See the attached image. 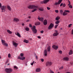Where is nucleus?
<instances>
[{"instance_id": "nucleus-1", "label": "nucleus", "mask_w": 73, "mask_h": 73, "mask_svg": "<svg viewBox=\"0 0 73 73\" xmlns=\"http://www.w3.org/2000/svg\"><path fill=\"white\" fill-rule=\"evenodd\" d=\"M28 8L29 9H34L32 11V12H35V11L37 10V8H38V7L34 5H30L28 7Z\"/></svg>"}, {"instance_id": "nucleus-2", "label": "nucleus", "mask_w": 73, "mask_h": 73, "mask_svg": "<svg viewBox=\"0 0 73 73\" xmlns=\"http://www.w3.org/2000/svg\"><path fill=\"white\" fill-rule=\"evenodd\" d=\"M5 71L7 73H10L13 71V70L11 68H6Z\"/></svg>"}, {"instance_id": "nucleus-3", "label": "nucleus", "mask_w": 73, "mask_h": 73, "mask_svg": "<svg viewBox=\"0 0 73 73\" xmlns=\"http://www.w3.org/2000/svg\"><path fill=\"white\" fill-rule=\"evenodd\" d=\"M31 29L34 33H37V30L36 29V26H34L33 28H31Z\"/></svg>"}, {"instance_id": "nucleus-4", "label": "nucleus", "mask_w": 73, "mask_h": 73, "mask_svg": "<svg viewBox=\"0 0 73 73\" xmlns=\"http://www.w3.org/2000/svg\"><path fill=\"white\" fill-rule=\"evenodd\" d=\"M23 56H24L23 54V53L21 54V58L20 56H18V58H19L20 60H24V59H25V57H23Z\"/></svg>"}, {"instance_id": "nucleus-5", "label": "nucleus", "mask_w": 73, "mask_h": 73, "mask_svg": "<svg viewBox=\"0 0 73 73\" xmlns=\"http://www.w3.org/2000/svg\"><path fill=\"white\" fill-rule=\"evenodd\" d=\"M62 0H59L58 2H56L54 4V5H59V4H60L62 2Z\"/></svg>"}, {"instance_id": "nucleus-6", "label": "nucleus", "mask_w": 73, "mask_h": 73, "mask_svg": "<svg viewBox=\"0 0 73 73\" xmlns=\"http://www.w3.org/2000/svg\"><path fill=\"white\" fill-rule=\"evenodd\" d=\"M2 42L3 43V45H5L6 46H8V44L7 43H5V41L4 40H1Z\"/></svg>"}, {"instance_id": "nucleus-7", "label": "nucleus", "mask_w": 73, "mask_h": 73, "mask_svg": "<svg viewBox=\"0 0 73 73\" xmlns=\"http://www.w3.org/2000/svg\"><path fill=\"white\" fill-rule=\"evenodd\" d=\"M52 64V62H46V65L47 66H50Z\"/></svg>"}, {"instance_id": "nucleus-8", "label": "nucleus", "mask_w": 73, "mask_h": 73, "mask_svg": "<svg viewBox=\"0 0 73 73\" xmlns=\"http://www.w3.org/2000/svg\"><path fill=\"white\" fill-rule=\"evenodd\" d=\"M50 0H44L43 1L41 2V4H43V3H44V4H46L47 3H48V2H49V1Z\"/></svg>"}, {"instance_id": "nucleus-9", "label": "nucleus", "mask_w": 73, "mask_h": 73, "mask_svg": "<svg viewBox=\"0 0 73 73\" xmlns=\"http://www.w3.org/2000/svg\"><path fill=\"white\" fill-rule=\"evenodd\" d=\"M53 26H54V25L52 23H50V25L48 27V29H50L51 28H52V27H53Z\"/></svg>"}, {"instance_id": "nucleus-10", "label": "nucleus", "mask_w": 73, "mask_h": 73, "mask_svg": "<svg viewBox=\"0 0 73 73\" xmlns=\"http://www.w3.org/2000/svg\"><path fill=\"white\" fill-rule=\"evenodd\" d=\"M37 19L39 21H42H42H44V18L42 17H40V16H39L38 17Z\"/></svg>"}, {"instance_id": "nucleus-11", "label": "nucleus", "mask_w": 73, "mask_h": 73, "mask_svg": "<svg viewBox=\"0 0 73 73\" xmlns=\"http://www.w3.org/2000/svg\"><path fill=\"white\" fill-rule=\"evenodd\" d=\"M55 32H56V33H54L53 34V36H57L58 35V33L57 32V31L56 30Z\"/></svg>"}, {"instance_id": "nucleus-12", "label": "nucleus", "mask_w": 73, "mask_h": 73, "mask_svg": "<svg viewBox=\"0 0 73 73\" xmlns=\"http://www.w3.org/2000/svg\"><path fill=\"white\" fill-rule=\"evenodd\" d=\"M1 8L2 11H5L6 8V7L5 6H3Z\"/></svg>"}, {"instance_id": "nucleus-13", "label": "nucleus", "mask_w": 73, "mask_h": 73, "mask_svg": "<svg viewBox=\"0 0 73 73\" xmlns=\"http://www.w3.org/2000/svg\"><path fill=\"white\" fill-rule=\"evenodd\" d=\"M52 48L55 49L56 50H57V48H58V46H56L55 45H53L52 46Z\"/></svg>"}, {"instance_id": "nucleus-14", "label": "nucleus", "mask_w": 73, "mask_h": 73, "mask_svg": "<svg viewBox=\"0 0 73 73\" xmlns=\"http://www.w3.org/2000/svg\"><path fill=\"white\" fill-rule=\"evenodd\" d=\"M43 24L44 25H46L47 24V20H46L45 19L43 21Z\"/></svg>"}, {"instance_id": "nucleus-15", "label": "nucleus", "mask_w": 73, "mask_h": 73, "mask_svg": "<svg viewBox=\"0 0 73 73\" xmlns=\"http://www.w3.org/2000/svg\"><path fill=\"white\" fill-rule=\"evenodd\" d=\"M47 50L46 49L44 50V54L45 56H47Z\"/></svg>"}, {"instance_id": "nucleus-16", "label": "nucleus", "mask_w": 73, "mask_h": 73, "mask_svg": "<svg viewBox=\"0 0 73 73\" xmlns=\"http://www.w3.org/2000/svg\"><path fill=\"white\" fill-rule=\"evenodd\" d=\"M13 45H14V46H15V47H17V45H18V44L15 42H14L13 41Z\"/></svg>"}, {"instance_id": "nucleus-17", "label": "nucleus", "mask_w": 73, "mask_h": 73, "mask_svg": "<svg viewBox=\"0 0 73 73\" xmlns=\"http://www.w3.org/2000/svg\"><path fill=\"white\" fill-rule=\"evenodd\" d=\"M14 21H16V22H17V21H19V19L15 18L14 19Z\"/></svg>"}, {"instance_id": "nucleus-18", "label": "nucleus", "mask_w": 73, "mask_h": 73, "mask_svg": "<svg viewBox=\"0 0 73 73\" xmlns=\"http://www.w3.org/2000/svg\"><path fill=\"white\" fill-rule=\"evenodd\" d=\"M38 9L39 11H44V9H43L42 7H39Z\"/></svg>"}, {"instance_id": "nucleus-19", "label": "nucleus", "mask_w": 73, "mask_h": 73, "mask_svg": "<svg viewBox=\"0 0 73 73\" xmlns=\"http://www.w3.org/2000/svg\"><path fill=\"white\" fill-rule=\"evenodd\" d=\"M15 34L16 35H17V36L18 37H21V35H20V34L19 32H17V34L16 33Z\"/></svg>"}, {"instance_id": "nucleus-20", "label": "nucleus", "mask_w": 73, "mask_h": 73, "mask_svg": "<svg viewBox=\"0 0 73 73\" xmlns=\"http://www.w3.org/2000/svg\"><path fill=\"white\" fill-rule=\"evenodd\" d=\"M40 71H41V69H40V68H36V71L37 72H40Z\"/></svg>"}, {"instance_id": "nucleus-21", "label": "nucleus", "mask_w": 73, "mask_h": 73, "mask_svg": "<svg viewBox=\"0 0 73 73\" xmlns=\"http://www.w3.org/2000/svg\"><path fill=\"white\" fill-rule=\"evenodd\" d=\"M40 22H37L35 23V25H40Z\"/></svg>"}, {"instance_id": "nucleus-22", "label": "nucleus", "mask_w": 73, "mask_h": 73, "mask_svg": "<svg viewBox=\"0 0 73 73\" xmlns=\"http://www.w3.org/2000/svg\"><path fill=\"white\" fill-rule=\"evenodd\" d=\"M47 50L48 52L50 51V46H49L47 48Z\"/></svg>"}, {"instance_id": "nucleus-23", "label": "nucleus", "mask_w": 73, "mask_h": 73, "mask_svg": "<svg viewBox=\"0 0 73 73\" xmlns=\"http://www.w3.org/2000/svg\"><path fill=\"white\" fill-rule=\"evenodd\" d=\"M7 8L9 11H11V8L9 6H7Z\"/></svg>"}, {"instance_id": "nucleus-24", "label": "nucleus", "mask_w": 73, "mask_h": 73, "mask_svg": "<svg viewBox=\"0 0 73 73\" xmlns=\"http://www.w3.org/2000/svg\"><path fill=\"white\" fill-rule=\"evenodd\" d=\"M64 60H66V61H68V60H69V58L68 57H65L63 58Z\"/></svg>"}, {"instance_id": "nucleus-25", "label": "nucleus", "mask_w": 73, "mask_h": 73, "mask_svg": "<svg viewBox=\"0 0 73 73\" xmlns=\"http://www.w3.org/2000/svg\"><path fill=\"white\" fill-rule=\"evenodd\" d=\"M68 13L66 12L65 11H64L63 13V16H65L67 15Z\"/></svg>"}, {"instance_id": "nucleus-26", "label": "nucleus", "mask_w": 73, "mask_h": 73, "mask_svg": "<svg viewBox=\"0 0 73 73\" xmlns=\"http://www.w3.org/2000/svg\"><path fill=\"white\" fill-rule=\"evenodd\" d=\"M72 53L73 51L72 50H70L69 53V55H71V54H72Z\"/></svg>"}, {"instance_id": "nucleus-27", "label": "nucleus", "mask_w": 73, "mask_h": 73, "mask_svg": "<svg viewBox=\"0 0 73 73\" xmlns=\"http://www.w3.org/2000/svg\"><path fill=\"white\" fill-rule=\"evenodd\" d=\"M23 42H25L26 43H28V42H29V41H28V40H26V39H25L24 41H23Z\"/></svg>"}, {"instance_id": "nucleus-28", "label": "nucleus", "mask_w": 73, "mask_h": 73, "mask_svg": "<svg viewBox=\"0 0 73 73\" xmlns=\"http://www.w3.org/2000/svg\"><path fill=\"white\" fill-rule=\"evenodd\" d=\"M7 32L9 34H12V32L11 31H10L9 30H7Z\"/></svg>"}, {"instance_id": "nucleus-29", "label": "nucleus", "mask_w": 73, "mask_h": 73, "mask_svg": "<svg viewBox=\"0 0 73 73\" xmlns=\"http://www.w3.org/2000/svg\"><path fill=\"white\" fill-rule=\"evenodd\" d=\"M60 21H57L55 22L56 24H58L60 23Z\"/></svg>"}, {"instance_id": "nucleus-30", "label": "nucleus", "mask_w": 73, "mask_h": 73, "mask_svg": "<svg viewBox=\"0 0 73 73\" xmlns=\"http://www.w3.org/2000/svg\"><path fill=\"white\" fill-rule=\"evenodd\" d=\"M63 12H64V11H63V10H60V14H61V15H62V13H63Z\"/></svg>"}, {"instance_id": "nucleus-31", "label": "nucleus", "mask_w": 73, "mask_h": 73, "mask_svg": "<svg viewBox=\"0 0 73 73\" xmlns=\"http://www.w3.org/2000/svg\"><path fill=\"white\" fill-rule=\"evenodd\" d=\"M60 17L58 16L57 17L56 19V20H60Z\"/></svg>"}, {"instance_id": "nucleus-32", "label": "nucleus", "mask_w": 73, "mask_h": 73, "mask_svg": "<svg viewBox=\"0 0 73 73\" xmlns=\"http://www.w3.org/2000/svg\"><path fill=\"white\" fill-rule=\"evenodd\" d=\"M25 29L26 31H29V29L28 27L26 28Z\"/></svg>"}, {"instance_id": "nucleus-33", "label": "nucleus", "mask_w": 73, "mask_h": 73, "mask_svg": "<svg viewBox=\"0 0 73 73\" xmlns=\"http://www.w3.org/2000/svg\"><path fill=\"white\" fill-rule=\"evenodd\" d=\"M63 68H64V66H61V67H60V68L59 69H60V70H61V69H63Z\"/></svg>"}, {"instance_id": "nucleus-34", "label": "nucleus", "mask_w": 73, "mask_h": 73, "mask_svg": "<svg viewBox=\"0 0 73 73\" xmlns=\"http://www.w3.org/2000/svg\"><path fill=\"white\" fill-rule=\"evenodd\" d=\"M8 57L9 58H11V54H8Z\"/></svg>"}, {"instance_id": "nucleus-35", "label": "nucleus", "mask_w": 73, "mask_h": 73, "mask_svg": "<svg viewBox=\"0 0 73 73\" xmlns=\"http://www.w3.org/2000/svg\"><path fill=\"white\" fill-rule=\"evenodd\" d=\"M62 6L63 7H65L66 6V5H65V4L64 3L63 4V6Z\"/></svg>"}, {"instance_id": "nucleus-36", "label": "nucleus", "mask_w": 73, "mask_h": 73, "mask_svg": "<svg viewBox=\"0 0 73 73\" xmlns=\"http://www.w3.org/2000/svg\"><path fill=\"white\" fill-rule=\"evenodd\" d=\"M58 25H56L55 26V28L56 29L57 28V27H58Z\"/></svg>"}, {"instance_id": "nucleus-37", "label": "nucleus", "mask_w": 73, "mask_h": 73, "mask_svg": "<svg viewBox=\"0 0 73 73\" xmlns=\"http://www.w3.org/2000/svg\"><path fill=\"white\" fill-rule=\"evenodd\" d=\"M65 11L66 12H68V13H69V12H70V11L69 10H65Z\"/></svg>"}, {"instance_id": "nucleus-38", "label": "nucleus", "mask_w": 73, "mask_h": 73, "mask_svg": "<svg viewBox=\"0 0 73 73\" xmlns=\"http://www.w3.org/2000/svg\"><path fill=\"white\" fill-rule=\"evenodd\" d=\"M55 12H56V13H58V10H55Z\"/></svg>"}, {"instance_id": "nucleus-39", "label": "nucleus", "mask_w": 73, "mask_h": 73, "mask_svg": "<svg viewBox=\"0 0 73 73\" xmlns=\"http://www.w3.org/2000/svg\"><path fill=\"white\" fill-rule=\"evenodd\" d=\"M69 7L70 8H72V5H69Z\"/></svg>"}, {"instance_id": "nucleus-40", "label": "nucleus", "mask_w": 73, "mask_h": 73, "mask_svg": "<svg viewBox=\"0 0 73 73\" xmlns=\"http://www.w3.org/2000/svg\"><path fill=\"white\" fill-rule=\"evenodd\" d=\"M34 62H35V61H33L32 63H31V65H33V64H34Z\"/></svg>"}, {"instance_id": "nucleus-41", "label": "nucleus", "mask_w": 73, "mask_h": 73, "mask_svg": "<svg viewBox=\"0 0 73 73\" xmlns=\"http://www.w3.org/2000/svg\"><path fill=\"white\" fill-rule=\"evenodd\" d=\"M59 53H60V54H62V51L61 50H59Z\"/></svg>"}, {"instance_id": "nucleus-42", "label": "nucleus", "mask_w": 73, "mask_h": 73, "mask_svg": "<svg viewBox=\"0 0 73 73\" xmlns=\"http://www.w3.org/2000/svg\"><path fill=\"white\" fill-rule=\"evenodd\" d=\"M14 68L15 69H18V67H17V66H15L14 67Z\"/></svg>"}, {"instance_id": "nucleus-43", "label": "nucleus", "mask_w": 73, "mask_h": 73, "mask_svg": "<svg viewBox=\"0 0 73 73\" xmlns=\"http://www.w3.org/2000/svg\"><path fill=\"white\" fill-rule=\"evenodd\" d=\"M41 60L42 61V62H44V60L43 59H41Z\"/></svg>"}, {"instance_id": "nucleus-44", "label": "nucleus", "mask_w": 73, "mask_h": 73, "mask_svg": "<svg viewBox=\"0 0 73 73\" xmlns=\"http://www.w3.org/2000/svg\"><path fill=\"white\" fill-rule=\"evenodd\" d=\"M47 9H48V10H49L50 9V8L48 7H47Z\"/></svg>"}, {"instance_id": "nucleus-45", "label": "nucleus", "mask_w": 73, "mask_h": 73, "mask_svg": "<svg viewBox=\"0 0 73 73\" xmlns=\"http://www.w3.org/2000/svg\"><path fill=\"white\" fill-rule=\"evenodd\" d=\"M71 34H72V35H73V29H72V31Z\"/></svg>"}, {"instance_id": "nucleus-46", "label": "nucleus", "mask_w": 73, "mask_h": 73, "mask_svg": "<svg viewBox=\"0 0 73 73\" xmlns=\"http://www.w3.org/2000/svg\"><path fill=\"white\" fill-rule=\"evenodd\" d=\"M62 5H63V3H61L60 5V7H62Z\"/></svg>"}, {"instance_id": "nucleus-47", "label": "nucleus", "mask_w": 73, "mask_h": 73, "mask_svg": "<svg viewBox=\"0 0 73 73\" xmlns=\"http://www.w3.org/2000/svg\"><path fill=\"white\" fill-rule=\"evenodd\" d=\"M72 24H70L68 25V26L69 27H70L71 25H72Z\"/></svg>"}, {"instance_id": "nucleus-48", "label": "nucleus", "mask_w": 73, "mask_h": 73, "mask_svg": "<svg viewBox=\"0 0 73 73\" xmlns=\"http://www.w3.org/2000/svg\"><path fill=\"white\" fill-rule=\"evenodd\" d=\"M50 73H54V72L53 71L50 70Z\"/></svg>"}, {"instance_id": "nucleus-49", "label": "nucleus", "mask_w": 73, "mask_h": 73, "mask_svg": "<svg viewBox=\"0 0 73 73\" xmlns=\"http://www.w3.org/2000/svg\"><path fill=\"white\" fill-rule=\"evenodd\" d=\"M40 33H44V31H40Z\"/></svg>"}, {"instance_id": "nucleus-50", "label": "nucleus", "mask_w": 73, "mask_h": 73, "mask_svg": "<svg viewBox=\"0 0 73 73\" xmlns=\"http://www.w3.org/2000/svg\"><path fill=\"white\" fill-rule=\"evenodd\" d=\"M29 27H31V28H32V25L30 24H29Z\"/></svg>"}, {"instance_id": "nucleus-51", "label": "nucleus", "mask_w": 73, "mask_h": 73, "mask_svg": "<svg viewBox=\"0 0 73 73\" xmlns=\"http://www.w3.org/2000/svg\"><path fill=\"white\" fill-rule=\"evenodd\" d=\"M2 5H1V3H0V8L1 7H2Z\"/></svg>"}, {"instance_id": "nucleus-52", "label": "nucleus", "mask_w": 73, "mask_h": 73, "mask_svg": "<svg viewBox=\"0 0 73 73\" xmlns=\"http://www.w3.org/2000/svg\"><path fill=\"white\" fill-rule=\"evenodd\" d=\"M37 38H40L41 37H40V36H37Z\"/></svg>"}, {"instance_id": "nucleus-53", "label": "nucleus", "mask_w": 73, "mask_h": 73, "mask_svg": "<svg viewBox=\"0 0 73 73\" xmlns=\"http://www.w3.org/2000/svg\"><path fill=\"white\" fill-rule=\"evenodd\" d=\"M36 59H37V58H38V57H37V56H36Z\"/></svg>"}, {"instance_id": "nucleus-54", "label": "nucleus", "mask_w": 73, "mask_h": 73, "mask_svg": "<svg viewBox=\"0 0 73 73\" xmlns=\"http://www.w3.org/2000/svg\"><path fill=\"white\" fill-rule=\"evenodd\" d=\"M70 5V3H69V4H68V5L69 6V5Z\"/></svg>"}, {"instance_id": "nucleus-55", "label": "nucleus", "mask_w": 73, "mask_h": 73, "mask_svg": "<svg viewBox=\"0 0 73 73\" xmlns=\"http://www.w3.org/2000/svg\"><path fill=\"white\" fill-rule=\"evenodd\" d=\"M68 3H70V1H69V0H68Z\"/></svg>"}, {"instance_id": "nucleus-56", "label": "nucleus", "mask_w": 73, "mask_h": 73, "mask_svg": "<svg viewBox=\"0 0 73 73\" xmlns=\"http://www.w3.org/2000/svg\"><path fill=\"white\" fill-rule=\"evenodd\" d=\"M27 22H28V21H29V20H28L26 21Z\"/></svg>"}, {"instance_id": "nucleus-57", "label": "nucleus", "mask_w": 73, "mask_h": 73, "mask_svg": "<svg viewBox=\"0 0 73 73\" xmlns=\"http://www.w3.org/2000/svg\"><path fill=\"white\" fill-rule=\"evenodd\" d=\"M31 16H29L28 17V18H29V19H30V18H31Z\"/></svg>"}, {"instance_id": "nucleus-58", "label": "nucleus", "mask_w": 73, "mask_h": 73, "mask_svg": "<svg viewBox=\"0 0 73 73\" xmlns=\"http://www.w3.org/2000/svg\"><path fill=\"white\" fill-rule=\"evenodd\" d=\"M22 25H23V26L24 25V24L23 23V24H22Z\"/></svg>"}, {"instance_id": "nucleus-59", "label": "nucleus", "mask_w": 73, "mask_h": 73, "mask_svg": "<svg viewBox=\"0 0 73 73\" xmlns=\"http://www.w3.org/2000/svg\"><path fill=\"white\" fill-rule=\"evenodd\" d=\"M8 62V60H7V61L6 62V63H7Z\"/></svg>"}, {"instance_id": "nucleus-60", "label": "nucleus", "mask_w": 73, "mask_h": 73, "mask_svg": "<svg viewBox=\"0 0 73 73\" xmlns=\"http://www.w3.org/2000/svg\"><path fill=\"white\" fill-rule=\"evenodd\" d=\"M1 56H0V59L1 58Z\"/></svg>"}, {"instance_id": "nucleus-61", "label": "nucleus", "mask_w": 73, "mask_h": 73, "mask_svg": "<svg viewBox=\"0 0 73 73\" xmlns=\"http://www.w3.org/2000/svg\"><path fill=\"white\" fill-rule=\"evenodd\" d=\"M36 62H35L34 63V64H35V63H36Z\"/></svg>"}, {"instance_id": "nucleus-62", "label": "nucleus", "mask_w": 73, "mask_h": 73, "mask_svg": "<svg viewBox=\"0 0 73 73\" xmlns=\"http://www.w3.org/2000/svg\"><path fill=\"white\" fill-rule=\"evenodd\" d=\"M58 73H60V72H58Z\"/></svg>"}, {"instance_id": "nucleus-63", "label": "nucleus", "mask_w": 73, "mask_h": 73, "mask_svg": "<svg viewBox=\"0 0 73 73\" xmlns=\"http://www.w3.org/2000/svg\"><path fill=\"white\" fill-rule=\"evenodd\" d=\"M30 40H32V39H30Z\"/></svg>"}, {"instance_id": "nucleus-64", "label": "nucleus", "mask_w": 73, "mask_h": 73, "mask_svg": "<svg viewBox=\"0 0 73 73\" xmlns=\"http://www.w3.org/2000/svg\"><path fill=\"white\" fill-rule=\"evenodd\" d=\"M9 65V64H8V65Z\"/></svg>"}]
</instances>
